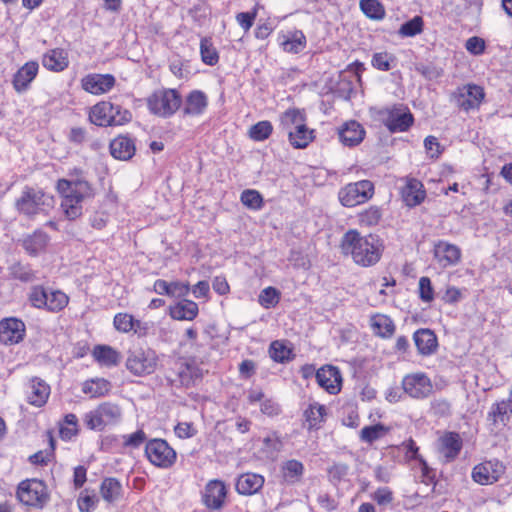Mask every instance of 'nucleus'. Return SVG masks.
I'll return each instance as SVG.
<instances>
[{
    "label": "nucleus",
    "mask_w": 512,
    "mask_h": 512,
    "mask_svg": "<svg viewBox=\"0 0 512 512\" xmlns=\"http://www.w3.org/2000/svg\"><path fill=\"white\" fill-rule=\"evenodd\" d=\"M175 367L177 368L175 378L168 376V379L172 383H176L182 386L191 385L195 374L194 368L181 360L175 362Z\"/></svg>",
    "instance_id": "nucleus-35"
},
{
    "label": "nucleus",
    "mask_w": 512,
    "mask_h": 512,
    "mask_svg": "<svg viewBox=\"0 0 512 512\" xmlns=\"http://www.w3.org/2000/svg\"><path fill=\"white\" fill-rule=\"evenodd\" d=\"M316 380L319 386L330 394H337L341 390L342 377L340 371L332 365L321 367L316 372Z\"/></svg>",
    "instance_id": "nucleus-17"
},
{
    "label": "nucleus",
    "mask_w": 512,
    "mask_h": 512,
    "mask_svg": "<svg viewBox=\"0 0 512 512\" xmlns=\"http://www.w3.org/2000/svg\"><path fill=\"white\" fill-rule=\"evenodd\" d=\"M93 356L102 365L113 366L120 361L119 353L109 346H96Z\"/></svg>",
    "instance_id": "nucleus-37"
},
{
    "label": "nucleus",
    "mask_w": 512,
    "mask_h": 512,
    "mask_svg": "<svg viewBox=\"0 0 512 512\" xmlns=\"http://www.w3.org/2000/svg\"><path fill=\"white\" fill-rule=\"evenodd\" d=\"M462 439L456 432H446L438 440V452L444 462L453 461L462 449Z\"/></svg>",
    "instance_id": "nucleus-16"
},
{
    "label": "nucleus",
    "mask_w": 512,
    "mask_h": 512,
    "mask_svg": "<svg viewBox=\"0 0 512 512\" xmlns=\"http://www.w3.org/2000/svg\"><path fill=\"white\" fill-rule=\"evenodd\" d=\"M198 305L191 300H182L170 307V316L175 320H193L198 315Z\"/></svg>",
    "instance_id": "nucleus-30"
},
{
    "label": "nucleus",
    "mask_w": 512,
    "mask_h": 512,
    "mask_svg": "<svg viewBox=\"0 0 512 512\" xmlns=\"http://www.w3.org/2000/svg\"><path fill=\"white\" fill-rule=\"evenodd\" d=\"M415 345L421 355H430L437 348V337L429 329H419L413 336Z\"/></svg>",
    "instance_id": "nucleus-27"
},
{
    "label": "nucleus",
    "mask_w": 512,
    "mask_h": 512,
    "mask_svg": "<svg viewBox=\"0 0 512 512\" xmlns=\"http://www.w3.org/2000/svg\"><path fill=\"white\" fill-rule=\"evenodd\" d=\"M100 492L104 500L113 502L121 496V483L116 478H106L101 484Z\"/></svg>",
    "instance_id": "nucleus-38"
},
{
    "label": "nucleus",
    "mask_w": 512,
    "mask_h": 512,
    "mask_svg": "<svg viewBox=\"0 0 512 512\" xmlns=\"http://www.w3.org/2000/svg\"><path fill=\"white\" fill-rule=\"evenodd\" d=\"M424 22L422 17L415 16L403 23L398 31L401 37H414L423 31Z\"/></svg>",
    "instance_id": "nucleus-43"
},
{
    "label": "nucleus",
    "mask_w": 512,
    "mask_h": 512,
    "mask_svg": "<svg viewBox=\"0 0 512 512\" xmlns=\"http://www.w3.org/2000/svg\"><path fill=\"white\" fill-rule=\"evenodd\" d=\"M258 301L266 309L275 307L280 301V292L274 287H267L260 292Z\"/></svg>",
    "instance_id": "nucleus-48"
},
{
    "label": "nucleus",
    "mask_w": 512,
    "mask_h": 512,
    "mask_svg": "<svg viewBox=\"0 0 512 512\" xmlns=\"http://www.w3.org/2000/svg\"><path fill=\"white\" fill-rule=\"evenodd\" d=\"M288 138L294 148L303 149L314 139L313 130H310L304 123L293 130H289Z\"/></svg>",
    "instance_id": "nucleus-31"
},
{
    "label": "nucleus",
    "mask_w": 512,
    "mask_h": 512,
    "mask_svg": "<svg viewBox=\"0 0 512 512\" xmlns=\"http://www.w3.org/2000/svg\"><path fill=\"white\" fill-rule=\"evenodd\" d=\"M256 370V365L254 361L250 359L243 360L239 364V373L240 376L244 379H249L252 375H254Z\"/></svg>",
    "instance_id": "nucleus-63"
},
{
    "label": "nucleus",
    "mask_w": 512,
    "mask_h": 512,
    "mask_svg": "<svg viewBox=\"0 0 512 512\" xmlns=\"http://www.w3.org/2000/svg\"><path fill=\"white\" fill-rule=\"evenodd\" d=\"M68 304V297L59 290L47 291V304L45 308L49 311H60Z\"/></svg>",
    "instance_id": "nucleus-44"
},
{
    "label": "nucleus",
    "mask_w": 512,
    "mask_h": 512,
    "mask_svg": "<svg viewBox=\"0 0 512 512\" xmlns=\"http://www.w3.org/2000/svg\"><path fill=\"white\" fill-rule=\"evenodd\" d=\"M484 96L483 88L475 84L459 87L454 94L456 105L464 111L478 108Z\"/></svg>",
    "instance_id": "nucleus-11"
},
{
    "label": "nucleus",
    "mask_w": 512,
    "mask_h": 512,
    "mask_svg": "<svg viewBox=\"0 0 512 512\" xmlns=\"http://www.w3.org/2000/svg\"><path fill=\"white\" fill-rule=\"evenodd\" d=\"M273 126L269 121H260L253 125L249 130V136L255 141H264L272 133Z\"/></svg>",
    "instance_id": "nucleus-49"
},
{
    "label": "nucleus",
    "mask_w": 512,
    "mask_h": 512,
    "mask_svg": "<svg viewBox=\"0 0 512 512\" xmlns=\"http://www.w3.org/2000/svg\"><path fill=\"white\" fill-rule=\"evenodd\" d=\"M509 400L501 401L492 406L489 416L493 418L494 422L500 421L505 423L509 419V414L512 413V406Z\"/></svg>",
    "instance_id": "nucleus-51"
},
{
    "label": "nucleus",
    "mask_w": 512,
    "mask_h": 512,
    "mask_svg": "<svg viewBox=\"0 0 512 512\" xmlns=\"http://www.w3.org/2000/svg\"><path fill=\"white\" fill-rule=\"evenodd\" d=\"M374 195V184L369 180L349 183L339 190L338 198L345 207H355L371 199Z\"/></svg>",
    "instance_id": "nucleus-6"
},
{
    "label": "nucleus",
    "mask_w": 512,
    "mask_h": 512,
    "mask_svg": "<svg viewBox=\"0 0 512 512\" xmlns=\"http://www.w3.org/2000/svg\"><path fill=\"white\" fill-rule=\"evenodd\" d=\"M121 418L118 405L106 402L85 415L84 421L92 430H103L106 425L116 423Z\"/></svg>",
    "instance_id": "nucleus-7"
},
{
    "label": "nucleus",
    "mask_w": 512,
    "mask_h": 512,
    "mask_svg": "<svg viewBox=\"0 0 512 512\" xmlns=\"http://www.w3.org/2000/svg\"><path fill=\"white\" fill-rule=\"evenodd\" d=\"M465 47L469 52L479 55L484 51L485 43L479 37H471L466 41Z\"/></svg>",
    "instance_id": "nucleus-62"
},
{
    "label": "nucleus",
    "mask_w": 512,
    "mask_h": 512,
    "mask_svg": "<svg viewBox=\"0 0 512 512\" xmlns=\"http://www.w3.org/2000/svg\"><path fill=\"white\" fill-rule=\"evenodd\" d=\"M226 487L220 480H211L207 483L204 493L203 502L205 506L212 510L220 509L226 498Z\"/></svg>",
    "instance_id": "nucleus-20"
},
{
    "label": "nucleus",
    "mask_w": 512,
    "mask_h": 512,
    "mask_svg": "<svg viewBox=\"0 0 512 512\" xmlns=\"http://www.w3.org/2000/svg\"><path fill=\"white\" fill-rule=\"evenodd\" d=\"M402 388L413 399H425L431 395L433 384L425 373L417 372L403 378Z\"/></svg>",
    "instance_id": "nucleus-10"
},
{
    "label": "nucleus",
    "mask_w": 512,
    "mask_h": 512,
    "mask_svg": "<svg viewBox=\"0 0 512 512\" xmlns=\"http://www.w3.org/2000/svg\"><path fill=\"white\" fill-rule=\"evenodd\" d=\"M48 242L49 236L45 232L35 231L23 239L22 245L28 254L36 256L45 250Z\"/></svg>",
    "instance_id": "nucleus-28"
},
{
    "label": "nucleus",
    "mask_w": 512,
    "mask_h": 512,
    "mask_svg": "<svg viewBox=\"0 0 512 512\" xmlns=\"http://www.w3.org/2000/svg\"><path fill=\"white\" fill-rule=\"evenodd\" d=\"M306 40L302 32H296L292 38L285 40L282 43L283 49L286 52L298 53L305 48Z\"/></svg>",
    "instance_id": "nucleus-54"
},
{
    "label": "nucleus",
    "mask_w": 512,
    "mask_h": 512,
    "mask_svg": "<svg viewBox=\"0 0 512 512\" xmlns=\"http://www.w3.org/2000/svg\"><path fill=\"white\" fill-rule=\"evenodd\" d=\"M113 323L115 328L123 333H128L135 327V319L127 313L116 314Z\"/></svg>",
    "instance_id": "nucleus-55"
},
{
    "label": "nucleus",
    "mask_w": 512,
    "mask_h": 512,
    "mask_svg": "<svg viewBox=\"0 0 512 512\" xmlns=\"http://www.w3.org/2000/svg\"><path fill=\"white\" fill-rule=\"evenodd\" d=\"M17 497L23 504L34 507H42L48 499L46 486L37 479L22 481L17 490Z\"/></svg>",
    "instance_id": "nucleus-9"
},
{
    "label": "nucleus",
    "mask_w": 512,
    "mask_h": 512,
    "mask_svg": "<svg viewBox=\"0 0 512 512\" xmlns=\"http://www.w3.org/2000/svg\"><path fill=\"white\" fill-rule=\"evenodd\" d=\"M122 446L124 448H139L146 440V434L143 430H137L136 432L122 436Z\"/></svg>",
    "instance_id": "nucleus-56"
},
{
    "label": "nucleus",
    "mask_w": 512,
    "mask_h": 512,
    "mask_svg": "<svg viewBox=\"0 0 512 512\" xmlns=\"http://www.w3.org/2000/svg\"><path fill=\"white\" fill-rule=\"evenodd\" d=\"M256 15V11L241 12L236 15V20L238 24L244 29V31L247 32L253 26Z\"/></svg>",
    "instance_id": "nucleus-60"
},
{
    "label": "nucleus",
    "mask_w": 512,
    "mask_h": 512,
    "mask_svg": "<svg viewBox=\"0 0 512 512\" xmlns=\"http://www.w3.org/2000/svg\"><path fill=\"white\" fill-rule=\"evenodd\" d=\"M114 104L108 101H102L94 105L89 112V120L97 126H118L125 118H115L112 116Z\"/></svg>",
    "instance_id": "nucleus-13"
},
{
    "label": "nucleus",
    "mask_w": 512,
    "mask_h": 512,
    "mask_svg": "<svg viewBox=\"0 0 512 512\" xmlns=\"http://www.w3.org/2000/svg\"><path fill=\"white\" fill-rule=\"evenodd\" d=\"M50 395V386L40 378H32L26 387L28 402L36 407H42Z\"/></svg>",
    "instance_id": "nucleus-21"
},
{
    "label": "nucleus",
    "mask_w": 512,
    "mask_h": 512,
    "mask_svg": "<svg viewBox=\"0 0 512 512\" xmlns=\"http://www.w3.org/2000/svg\"><path fill=\"white\" fill-rule=\"evenodd\" d=\"M292 351L281 341H274L269 348V355L275 361L284 363L291 359Z\"/></svg>",
    "instance_id": "nucleus-45"
},
{
    "label": "nucleus",
    "mask_w": 512,
    "mask_h": 512,
    "mask_svg": "<svg viewBox=\"0 0 512 512\" xmlns=\"http://www.w3.org/2000/svg\"><path fill=\"white\" fill-rule=\"evenodd\" d=\"M360 8L370 19L381 20L385 17V9L378 0H361Z\"/></svg>",
    "instance_id": "nucleus-40"
},
{
    "label": "nucleus",
    "mask_w": 512,
    "mask_h": 512,
    "mask_svg": "<svg viewBox=\"0 0 512 512\" xmlns=\"http://www.w3.org/2000/svg\"><path fill=\"white\" fill-rule=\"evenodd\" d=\"M110 384L105 379L91 380L83 385V392L91 397H99L109 391Z\"/></svg>",
    "instance_id": "nucleus-47"
},
{
    "label": "nucleus",
    "mask_w": 512,
    "mask_h": 512,
    "mask_svg": "<svg viewBox=\"0 0 512 512\" xmlns=\"http://www.w3.org/2000/svg\"><path fill=\"white\" fill-rule=\"evenodd\" d=\"M25 324L16 318H7L0 321V342L5 345L17 344L23 340Z\"/></svg>",
    "instance_id": "nucleus-15"
},
{
    "label": "nucleus",
    "mask_w": 512,
    "mask_h": 512,
    "mask_svg": "<svg viewBox=\"0 0 512 512\" xmlns=\"http://www.w3.org/2000/svg\"><path fill=\"white\" fill-rule=\"evenodd\" d=\"M505 467L499 461H486L473 468L472 478L481 485H489L498 481Z\"/></svg>",
    "instance_id": "nucleus-12"
},
{
    "label": "nucleus",
    "mask_w": 512,
    "mask_h": 512,
    "mask_svg": "<svg viewBox=\"0 0 512 512\" xmlns=\"http://www.w3.org/2000/svg\"><path fill=\"white\" fill-rule=\"evenodd\" d=\"M263 443L265 449L271 453L278 452L282 448V442L275 434L269 435L266 438H264Z\"/></svg>",
    "instance_id": "nucleus-64"
},
{
    "label": "nucleus",
    "mask_w": 512,
    "mask_h": 512,
    "mask_svg": "<svg viewBox=\"0 0 512 512\" xmlns=\"http://www.w3.org/2000/svg\"><path fill=\"white\" fill-rule=\"evenodd\" d=\"M281 473L286 483L294 484L301 480L304 473V466L298 460H287L281 465Z\"/></svg>",
    "instance_id": "nucleus-33"
},
{
    "label": "nucleus",
    "mask_w": 512,
    "mask_h": 512,
    "mask_svg": "<svg viewBox=\"0 0 512 512\" xmlns=\"http://www.w3.org/2000/svg\"><path fill=\"white\" fill-rule=\"evenodd\" d=\"M207 106V97L201 91L191 92L187 99L184 107V114L186 115H200L203 113Z\"/></svg>",
    "instance_id": "nucleus-34"
},
{
    "label": "nucleus",
    "mask_w": 512,
    "mask_h": 512,
    "mask_svg": "<svg viewBox=\"0 0 512 512\" xmlns=\"http://www.w3.org/2000/svg\"><path fill=\"white\" fill-rule=\"evenodd\" d=\"M382 218V211L377 206H370L358 214V221L361 226L371 227L377 225Z\"/></svg>",
    "instance_id": "nucleus-42"
},
{
    "label": "nucleus",
    "mask_w": 512,
    "mask_h": 512,
    "mask_svg": "<svg viewBox=\"0 0 512 512\" xmlns=\"http://www.w3.org/2000/svg\"><path fill=\"white\" fill-rule=\"evenodd\" d=\"M57 189L63 196L61 207L67 218H78L82 214V202L92 196L90 184L85 180L61 179L58 181Z\"/></svg>",
    "instance_id": "nucleus-2"
},
{
    "label": "nucleus",
    "mask_w": 512,
    "mask_h": 512,
    "mask_svg": "<svg viewBox=\"0 0 512 512\" xmlns=\"http://www.w3.org/2000/svg\"><path fill=\"white\" fill-rule=\"evenodd\" d=\"M43 66L52 71H62L68 66L67 54L62 49H54L43 56Z\"/></svg>",
    "instance_id": "nucleus-32"
},
{
    "label": "nucleus",
    "mask_w": 512,
    "mask_h": 512,
    "mask_svg": "<svg viewBox=\"0 0 512 512\" xmlns=\"http://www.w3.org/2000/svg\"><path fill=\"white\" fill-rule=\"evenodd\" d=\"M434 258L442 268L457 265L461 260V249L447 241H438L434 244Z\"/></svg>",
    "instance_id": "nucleus-14"
},
{
    "label": "nucleus",
    "mask_w": 512,
    "mask_h": 512,
    "mask_svg": "<svg viewBox=\"0 0 512 512\" xmlns=\"http://www.w3.org/2000/svg\"><path fill=\"white\" fill-rule=\"evenodd\" d=\"M304 123L305 114L299 109H288L280 117V124L287 133Z\"/></svg>",
    "instance_id": "nucleus-36"
},
{
    "label": "nucleus",
    "mask_w": 512,
    "mask_h": 512,
    "mask_svg": "<svg viewBox=\"0 0 512 512\" xmlns=\"http://www.w3.org/2000/svg\"><path fill=\"white\" fill-rule=\"evenodd\" d=\"M134 141L127 136H118L110 143L111 155L119 160H129L135 154Z\"/></svg>",
    "instance_id": "nucleus-24"
},
{
    "label": "nucleus",
    "mask_w": 512,
    "mask_h": 512,
    "mask_svg": "<svg viewBox=\"0 0 512 512\" xmlns=\"http://www.w3.org/2000/svg\"><path fill=\"white\" fill-rule=\"evenodd\" d=\"M200 53L202 61L207 65L213 66L219 60L218 52L213 46V43L210 38L201 39Z\"/></svg>",
    "instance_id": "nucleus-41"
},
{
    "label": "nucleus",
    "mask_w": 512,
    "mask_h": 512,
    "mask_svg": "<svg viewBox=\"0 0 512 512\" xmlns=\"http://www.w3.org/2000/svg\"><path fill=\"white\" fill-rule=\"evenodd\" d=\"M240 199L244 206L252 210H259L263 206V198L261 194L256 190H244L241 193Z\"/></svg>",
    "instance_id": "nucleus-50"
},
{
    "label": "nucleus",
    "mask_w": 512,
    "mask_h": 512,
    "mask_svg": "<svg viewBox=\"0 0 512 512\" xmlns=\"http://www.w3.org/2000/svg\"><path fill=\"white\" fill-rule=\"evenodd\" d=\"M388 429L382 424L365 426L361 429L360 439L366 443H373L386 434Z\"/></svg>",
    "instance_id": "nucleus-46"
},
{
    "label": "nucleus",
    "mask_w": 512,
    "mask_h": 512,
    "mask_svg": "<svg viewBox=\"0 0 512 512\" xmlns=\"http://www.w3.org/2000/svg\"><path fill=\"white\" fill-rule=\"evenodd\" d=\"M395 60V57L387 52L375 53L372 58V65L378 70L388 71L391 69V62Z\"/></svg>",
    "instance_id": "nucleus-57"
},
{
    "label": "nucleus",
    "mask_w": 512,
    "mask_h": 512,
    "mask_svg": "<svg viewBox=\"0 0 512 512\" xmlns=\"http://www.w3.org/2000/svg\"><path fill=\"white\" fill-rule=\"evenodd\" d=\"M114 84L115 78L110 74H89L81 80L82 88L94 95L108 92Z\"/></svg>",
    "instance_id": "nucleus-18"
},
{
    "label": "nucleus",
    "mask_w": 512,
    "mask_h": 512,
    "mask_svg": "<svg viewBox=\"0 0 512 512\" xmlns=\"http://www.w3.org/2000/svg\"><path fill=\"white\" fill-rule=\"evenodd\" d=\"M372 497L379 505L390 504L393 500V494L387 487L377 489Z\"/></svg>",
    "instance_id": "nucleus-61"
},
{
    "label": "nucleus",
    "mask_w": 512,
    "mask_h": 512,
    "mask_svg": "<svg viewBox=\"0 0 512 512\" xmlns=\"http://www.w3.org/2000/svg\"><path fill=\"white\" fill-rule=\"evenodd\" d=\"M419 294L424 302H431L434 299V291L431 280L428 277H421L419 280Z\"/></svg>",
    "instance_id": "nucleus-59"
},
{
    "label": "nucleus",
    "mask_w": 512,
    "mask_h": 512,
    "mask_svg": "<svg viewBox=\"0 0 512 512\" xmlns=\"http://www.w3.org/2000/svg\"><path fill=\"white\" fill-rule=\"evenodd\" d=\"M39 65L35 61L25 63L14 75L13 86L19 93L24 92L38 73Z\"/></svg>",
    "instance_id": "nucleus-23"
},
{
    "label": "nucleus",
    "mask_w": 512,
    "mask_h": 512,
    "mask_svg": "<svg viewBox=\"0 0 512 512\" xmlns=\"http://www.w3.org/2000/svg\"><path fill=\"white\" fill-rule=\"evenodd\" d=\"M64 424L66 426H61L60 427V436L62 439H65V440H69L71 439L73 436H75L78 432V429H77V424H78V419L76 417L75 414H67L64 418Z\"/></svg>",
    "instance_id": "nucleus-52"
},
{
    "label": "nucleus",
    "mask_w": 512,
    "mask_h": 512,
    "mask_svg": "<svg viewBox=\"0 0 512 512\" xmlns=\"http://www.w3.org/2000/svg\"><path fill=\"white\" fill-rule=\"evenodd\" d=\"M182 98L175 89L154 92L147 100L148 108L154 115L168 118L181 106Z\"/></svg>",
    "instance_id": "nucleus-3"
},
{
    "label": "nucleus",
    "mask_w": 512,
    "mask_h": 512,
    "mask_svg": "<svg viewBox=\"0 0 512 512\" xmlns=\"http://www.w3.org/2000/svg\"><path fill=\"white\" fill-rule=\"evenodd\" d=\"M158 365V355L151 348L130 350L126 359V368L135 376L152 374Z\"/></svg>",
    "instance_id": "nucleus-5"
},
{
    "label": "nucleus",
    "mask_w": 512,
    "mask_h": 512,
    "mask_svg": "<svg viewBox=\"0 0 512 512\" xmlns=\"http://www.w3.org/2000/svg\"><path fill=\"white\" fill-rule=\"evenodd\" d=\"M341 251L344 255L350 256L357 265L370 267L379 262L383 253V243L377 235H362L351 229L342 237Z\"/></svg>",
    "instance_id": "nucleus-1"
},
{
    "label": "nucleus",
    "mask_w": 512,
    "mask_h": 512,
    "mask_svg": "<svg viewBox=\"0 0 512 512\" xmlns=\"http://www.w3.org/2000/svg\"><path fill=\"white\" fill-rule=\"evenodd\" d=\"M325 415L326 408L324 405L317 402L310 404L304 412L309 429L317 428L324 421Z\"/></svg>",
    "instance_id": "nucleus-39"
},
{
    "label": "nucleus",
    "mask_w": 512,
    "mask_h": 512,
    "mask_svg": "<svg viewBox=\"0 0 512 512\" xmlns=\"http://www.w3.org/2000/svg\"><path fill=\"white\" fill-rule=\"evenodd\" d=\"M145 454L148 460L160 468H169L176 461V452L163 439H152L147 442Z\"/></svg>",
    "instance_id": "nucleus-8"
},
{
    "label": "nucleus",
    "mask_w": 512,
    "mask_h": 512,
    "mask_svg": "<svg viewBox=\"0 0 512 512\" xmlns=\"http://www.w3.org/2000/svg\"><path fill=\"white\" fill-rule=\"evenodd\" d=\"M365 135L363 127L356 121L344 124L339 131L340 141L346 146H356L362 142Z\"/></svg>",
    "instance_id": "nucleus-26"
},
{
    "label": "nucleus",
    "mask_w": 512,
    "mask_h": 512,
    "mask_svg": "<svg viewBox=\"0 0 512 512\" xmlns=\"http://www.w3.org/2000/svg\"><path fill=\"white\" fill-rule=\"evenodd\" d=\"M370 326L373 333L382 338H390L395 332L392 319L384 314H376L370 318Z\"/></svg>",
    "instance_id": "nucleus-29"
},
{
    "label": "nucleus",
    "mask_w": 512,
    "mask_h": 512,
    "mask_svg": "<svg viewBox=\"0 0 512 512\" xmlns=\"http://www.w3.org/2000/svg\"><path fill=\"white\" fill-rule=\"evenodd\" d=\"M404 185L401 188V196L405 204L409 207L420 205L425 197L426 191L423 184L415 178H404Z\"/></svg>",
    "instance_id": "nucleus-19"
},
{
    "label": "nucleus",
    "mask_w": 512,
    "mask_h": 512,
    "mask_svg": "<svg viewBox=\"0 0 512 512\" xmlns=\"http://www.w3.org/2000/svg\"><path fill=\"white\" fill-rule=\"evenodd\" d=\"M264 484V477L256 473H244L240 475L236 482V490L242 495H252L257 493Z\"/></svg>",
    "instance_id": "nucleus-25"
},
{
    "label": "nucleus",
    "mask_w": 512,
    "mask_h": 512,
    "mask_svg": "<svg viewBox=\"0 0 512 512\" xmlns=\"http://www.w3.org/2000/svg\"><path fill=\"white\" fill-rule=\"evenodd\" d=\"M52 204L53 198L50 195L32 187H25L15 203L17 210L27 216L43 212Z\"/></svg>",
    "instance_id": "nucleus-4"
},
{
    "label": "nucleus",
    "mask_w": 512,
    "mask_h": 512,
    "mask_svg": "<svg viewBox=\"0 0 512 512\" xmlns=\"http://www.w3.org/2000/svg\"><path fill=\"white\" fill-rule=\"evenodd\" d=\"M10 274L13 278L22 282H32L35 279V273L28 266L15 263L10 267Z\"/></svg>",
    "instance_id": "nucleus-53"
},
{
    "label": "nucleus",
    "mask_w": 512,
    "mask_h": 512,
    "mask_svg": "<svg viewBox=\"0 0 512 512\" xmlns=\"http://www.w3.org/2000/svg\"><path fill=\"white\" fill-rule=\"evenodd\" d=\"M412 123V114L399 108L387 110L384 118V124L391 132L406 131Z\"/></svg>",
    "instance_id": "nucleus-22"
},
{
    "label": "nucleus",
    "mask_w": 512,
    "mask_h": 512,
    "mask_svg": "<svg viewBox=\"0 0 512 512\" xmlns=\"http://www.w3.org/2000/svg\"><path fill=\"white\" fill-rule=\"evenodd\" d=\"M29 300L36 308H45L47 304V290L41 286H34L31 289Z\"/></svg>",
    "instance_id": "nucleus-58"
}]
</instances>
